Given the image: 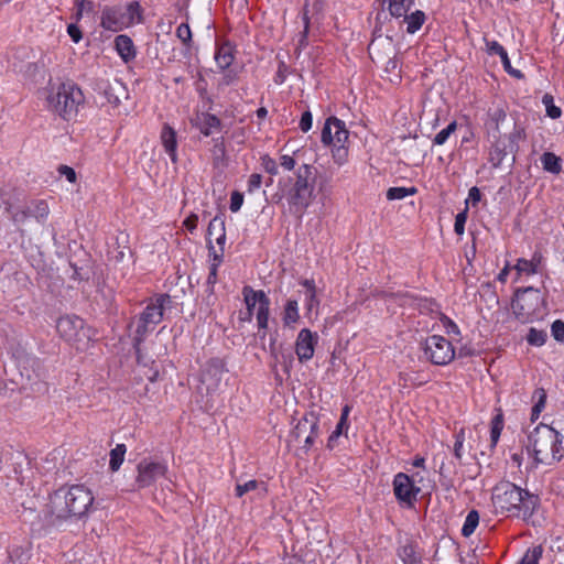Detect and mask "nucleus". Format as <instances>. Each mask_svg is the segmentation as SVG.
Returning <instances> with one entry per match:
<instances>
[{
    "label": "nucleus",
    "instance_id": "1",
    "mask_svg": "<svg viewBox=\"0 0 564 564\" xmlns=\"http://www.w3.org/2000/svg\"><path fill=\"white\" fill-rule=\"evenodd\" d=\"M91 492L84 486L75 485L59 488L51 497L46 506V520L55 524L57 521L72 517H82L93 503Z\"/></svg>",
    "mask_w": 564,
    "mask_h": 564
},
{
    "label": "nucleus",
    "instance_id": "2",
    "mask_svg": "<svg viewBox=\"0 0 564 564\" xmlns=\"http://www.w3.org/2000/svg\"><path fill=\"white\" fill-rule=\"evenodd\" d=\"M497 512L527 520L533 514L539 498L510 481H501L492 490Z\"/></svg>",
    "mask_w": 564,
    "mask_h": 564
},
{
    "label": "nucleus",
    "instance_id": "3",
    "mask_svg": "<svg viewBox=\"0 0 564 564\" xmlns=\"http://www.w3.org/2000/svg\"><path fill=\"white\" fill-rule=\"evenodd\" d=\"M172 299L167 294H161L152 300L143 312L134 317L130 323L134 327L132 339L139 362L148 364L147 358L143 356L141 344L145 336L154 330L155 326L162 321L165 313L172 307Z\"/></svg>",
    "mask_w": 564,
    "mask_h": 564
},
{
    "label": "nucleus",
    "instance_id": "4",
    "mask_svg": "<svg viewBox=\"0 0 564 564\" xmlns=\"http://www.w3.org/2000/svg\"><path fill=\"white\" fill-rule=\"evenodd\" d=\"M529 443L539 464L552 465L564 456V437L549 425L536 426L529 436Z\"/></svg>",
    "mask_w": 564,
    "mask_h": 564
},
{
    "label": "nucleus",
    "instance_id": "5",
    "mask_svg": "<svg viewBox=\"0 0 564 564\" xmlns=\"http://www.w3.org/2000/svg\"><path fill=\"white\" fill-rule=\"evenodd\" d=\"M144 22V9L139 1L105 6L101 9L100 25L110 32H121Z\"/></svg>",
    "mask_w": 564,
    "mask_h": 564
},
{
    "label": "nucleus",
    "instance_id": "6",
    "mask_svg": "<svg viewBox=\"0 0 564 564\" xmlns=\"http://www.w3.org/2000/svg\"><path fill=\"white\" fill-rule=\"evenodd\" d=\"M313 166L303 164L297 169L294 182L283 188L284 196L293 214L302 215L314 198L315 177Z\"/></svg>",
    "mask_w": 564,
    "mask_h": 564
},
{
    "label": "nucleus",
    "instance_id": "7",
    "mask_svg": "<svg viewBox=\"0 0 564 564\" xmlns=\"http://www.w3.org/2000/svg\"><path fill=\"white\" fill-rule=\"evenodd\" d=\"M82 90L72 83H62L52 87L46 96L47 107L65 120L72 119L83 102Z\"/></svg>",
    "mask_w": 564,
    "mask_h": 564
},
{
    "label": "nucleus",
    "instance_id": "8",
    "mask_svg": "<svg viewBox=\"0 0 564 564\" xmlns=\"http://www.w3.org/2000/svg\"><path fill=\"white\" fill-rule=\"evenodd\" d=\"M57 333L78 350L86 349L91 340V329L86 327L84 321L75 315H66L56 323Z\"/></svg>",
    "mask_w": 564,
    "mask_h": 564
},
{
    "label": "nucleus",
    "instance_id": "9",
    "mask_svg": "<svg viewBox=\"0 0 564 564\" xmlns=\"http://www.w3.org/2000/svg\"><path fill=\"white\" fill-rule=\"evenodd\" d=\"M425 355L435 365H446L455 356L449 340L442 336L433 335L425 341Z\"/></svg>",
    "mask_w": 564,
    "mask_h": 564
},
{
    "label": "nucleus",
    "instance_id": "10",
    "mask_svg": "<svg viewBox=\"0 0 564 564\" xmlns=\"http://www.w3.org/2000/svg\"><path fill=\"white\" fill-rule=\"evenodd\" d=\"M224 365L219 360H213L204 368L199 378L198 392L209 394L216 391L221 382L224 376Z\"/></svg>",
    "mask_w": 564,
    "mask_h": 564
},
{
    "label": "nucleus",
    "instance_id": "11",
    "mask_svg": "<svg viewBox=\"0 0 564 564\" xmlns=\"http://www.w3.org/2000/svg\"><path fill=\"white\" fill-rule=\"evenodd\" d=\"M137 484L140 488L151 486L158 478L165 476L167 467L160 462L150 459L141 460L138 466Z\"/></svg>",
    "mask_w": 564,
    "mask_h": 564
},
{
    "label": "nucleus",
    "instance_id": "12",
    "mask_svg": "<svg viewBox=\"0 0 564 564\" xmlns=\"http://www.w3.org/2000/svg\"><path fill=\"white\" fill-rule=\"evenodd\" d=\"M96 89L108 104L115 107L118 106L123 98H128L126 86L118 79H113L112 82L101 80L97 84Z\"/></svg>",
    "mask_w": 564,
    "mask_h": 564
},
{
    "label": "nucleus",
    "instance_id": "13",
    "mask_svg": "<svg viewBox=\"0 0 564 564\" xmlns=\"http://www.w3.org/2000/svg\"><path fill=\"white\" fill-rule=\"evenodd\" d=\"M316 343V334H313L307 328H303L300 330L295 343V351L300 361H307L313 357L314 347Z\"/></svg>",
    "mask_w": 564,
    "mask_h": 564
},
{
    "label": "nucleus",
    "instance_id": "14",
    "mask_svg": "<svg viewBox=\"0 0 564 564\" xmlns=\"http://www.w3.org/2000/svg\"><path fill=\"white\" fill-rule=\"evenodd\" d=\"M393 489L395 497L400 501L409 505L415 500L416 494L419 492V489L413 486L410 477L403 473H400L394 477Z\"/></svg>",
    "mask_w": 564,
    "mask_h": 564
},
{
    "label": "nucleus",
    "instance_id": "15",
    "mask_svg": "<svg viewBox=\"0 0 564 564\" xmlns=\"http://www.w3.org/2000/svg\"><path fill=\"white\" fill-rule=\"evenodd\" d=\"M317 421L313 414L310 416H304L292 432V437L300 442L304 436V443L307 447H310L313 444L315 436L317 435Z\"/></svg>",
    "mask_w": 564,
    "mask_h": 564
},
{
    "label": "nucleus",
    "instance_id": "16",
    "mask_svg": "<svg viewBox=\"0 0 564 564\" xmlns=\"http://www.w3.org/2000/svg\"><path fill=\"white\" fill-rule=\"evenodd\" d=\"M129 236L121 232L116 238V247L111 250V258L117 262L130 260L132 258V250L128 246Z\"/></svg>",
    "mask_w": 564,
    "mask_h": 564
},
{
    "label": "nucleus",
    "instance_id": "17",
    "mask_svg": "<svg viewBox=\"0 0 564 564\" xmlns=\"http://www.w3.org/2000/svg\"><path fill=\"white\" fill-rule=\"evenodd\" d=\"M531 291H533V288H527L523 291H518L516 293V297L513 299V301L511 303V308H512L513 314L521 322L527 321L528 317L530 316V310L527 306L524 294L528 292H531Z\"/></svg>",
    "mask_w": 564,
    "mask_h": 564
},
{
    "label": "nucleus",
    "instance_id": "18",
    "mask_svg": "<svg viewBox=\"0 0 564 564\" xmlns=\"http://www.w3.org/2000/svg\"><path fill=\"white\" fill-rule=\"evenodd\" d=\"M234 52L235 47L229 41L217 44L215 59L220 68L225 69L230 66L234 61Z\"/></svg>",
    "mask_w": 564,
    "mask_h": 564
},
{
    "label": "nucleus",
    "instance_id": "19",
    "mask_svg": "<svg viewBox=\"0 0 564 564\" xmlns=\"http://www.w3.org/2000/svg\"><path fill=\"white\" fill-rule=\"evenodd\" d=\"M115 45L118 54L126 63L135 57V46L131 37H116Z\"/></svg>",
    "mask_w": 564,
    "mask_h": 564
},
{
    "label": "nucleus",
    "instance_id": "20",
    "mask_svg": "<svg viewBox=\"0 0 564 564\" xmlns=\"http://www.w3.org/2000/svg\"><path fill=\"white\" fill-rule=\"evenodd\" d=\"M161 140L165 148V151L169 153L171 160L173 162L176 161V134L175 131L170 126H164Z\"/></svg>",
    "mask_w": 564,
    "mask_h": 564
},
{
    "label": "nucleus",
    "instance_id": "21",
    "mask_svg": "<svg viewBox=\"0 0 564 564\" xmlns=\"http://www.w3.org/2000/svg\"><path fill=\"white\" fill-rule=\"evenodd\" d=\"M248 492H256L257 496L261 497L267 494V487L264 482L257 481V480H249L245 484H237L236 485V496L238 498L242 497L243 495Z\"/></svg>",
    "mask_w": 564,
    "mask_h": 564
},
{
    "label": "nucleus",
    "instance_id": "22",
    "mask_svg": "<svg viewBox=\"0 0 564 564\" xmlns=\"http://www.w3.org/2000/svg\"><path fill=\"white\" fill-rule=\"evenodd\" d=\"M245 303L247 306L248 319H251L252 311L257 304L261 305L263 297L260 294H265L263 291H254L250 286H245L242 290Z\"/></svg>",
    "mask_w": 564,
    "mask_h": 564
},
{
    "label": "nucleus",
    "instance_id": "23",
    "mask_svg": "<svg viewBox=\"0 0 564 564\" xmlns=\"http://www.w3.org/2000/svg\"><path fill=\"white\" fill-rule=\"evenodd\" d=\"M445 455L441 457V455H436L434 460L437 462L440 458L438 474L441 477V484L446 489H451L454 486L453 475H456L457 470L455 468H449L445 466L444 462Z\"/></svg>",
    "mask_w": 564,
    "mask_h": 564
},
{
    "label": "nucleus",
    "instance_id": "24",
    "mask_svg": "<svg viewBox=\"0 0 564 564\" xmlns=\"http://www.w3.org/2000/svg\"><path fill=\"white\" fill-rule=\"evenodd\" d=\"M282 319L285 326H293L299 322L300 315L296 300H289L286 302Z\"/></svg>",
    "mask_w": 564,
    "mask_h": 564
},
{
    "label": "nucleus",
    "instance_id": "25",
    "mask_svg": "<svg viewBox=\"0 0 564 564\" xmlns=\"http://www.w3.org/2000/svg\"><path fill=\"white\" fill-rule=\"evenodd\" d=\"M330 122H334V142L333 145H345L349 138V131L346 129L345 122L336 117H330Z\"/></svg>",
    "mask_w": 564,
    "mask_h": 564
},
{
    "label": "nucleus",
    "instance_id": "26",
    "mask_svg": "<svg viewBox=\"0 0 564 564\" xmlns=\"http://www.w3.org/2000/svg\"><path fill=\"white\" fill-rule=\"evenodd\" d=\"M425 21V14L424 12L416 10L415 12L411 13L410 15L404 14L403 22L406 24V32L408 33H415L424 23Z\"/></svg>",
    "mask_w": 564,
    "mask_h": 564
},
{
    "label": "nucleus",
    "instance_id": "27",
    "mask_svg": "<svg viewBox=\"0 0 564 564\" xmlns=\"http://www.w3.org/2000/svg\"><path fill=\"white\" fill-rule=\"evenodd\" d=\"M220 126V120L209 113H203L199 118V129L205 135H209L214 130H217Z\"/></svg>",
    "mask_w": 564,
    "mask_h": 564
},
{
    "label": "nucleus",
    "instance_id": "28",
    "mask_svg": "<svg viewBox=\"0 0 564 564\" xmlns=\"http://www.w3.org/2000/svg\"><path fill=\"white\" fill-rule=\"evenodd\" d=\"M543 169L550 173L558 174L562 170L561 159L552 152H545L541 156Z\"/></svg>",
    "mask_w": 564,
    "mask_h": 564
},
{
    "label": "nucleus",
    "instance_id": "29",
    "mask_svg": "<svg viewBox=\"0 0 564 564\" xmlns=\"http://www.w3.org/2000/svg\"><path fill=\"white\" fill-rule=\"evenodd\" d=\"M260 296L263 297V302L261 303V305L258 306L257 322L259 328L264 329L268 327L269 322L270 300L265 294H260Z\"/></svg>",
    "mask_w": 564,
    "mask_h": 564
},
{
    "label": "nucleus",
    "instance_id": "30",
    "mask_svg": "<svg viewBox=\"0 0 564 564\" xmlns=\"http://www.w3.org/2000/svg\"><path fill=\"white\" fill-rule=\"evenodd\" d=\"M126 452L127 448L124 444H118L110 451L109 466L112 471H117L120 468L123 463Z\"/></svg>",
    "mask_w": 564,
    "mask_h": 564
},
{
    "label": "nucleus",
    "instance_id": "31",
    "mask_svg": "<svg viewBox=\"0 0 564 564\" xmlns=\"http://www.w3.org/2000/svg\"><path fill=\"white\" fill-rule=\"evenodd\" d=\"M390 13L394 17H403L413 4L414 0H388Z\"/></svg>",
    "mask_w": 564,
    "mask_h": 564
},
{
    "label": "nucleus",
    "instance_id": "32",
    "mask_svg": "<svg viewBox=\"0 0 564 564\" xmlns=\"http://www.w3.org/2000/svg\"><path fill=\"white\" fill-rule=\"evenodd\" d=\"M302 284L306 288L305 296H306V310L311 313L315 305L318 304V300L316 297V290L313 280H304Z\"/></svg>",
    "mask_w": 564,
    "mask_h": 564
},
{
    "label": "nucleus",
    "instance_id": "33",
    "mask_svg": "<svg viewBox=\"0 0 564 564\" xmlns=\"http://www.w3.org/2000/svg\"><path fill=\"white\" fill-rule=\"evenodd\" d=\"M218 228V235L216 237V241L218 245H223L225 242V239H226V234H225V223L224 220L216 216L214 217L209 225H208V228H207V235L208 236H213V229H217Z\"/></svg>",
    "mask_w": 564,
    "mask_h": 564
},
{
    "label": "nucleus",
    "instance_id": "34",
    "mask_svg": "<svg viewBox=\"0 0 564 564\" xmlns=\"http://www.w3.org/2000/svg\"><path fill=\"white\" fill-rule=\"evenodd\" d=\"M479 523V514L476 510H471L468 512L465 523L462 529V534L464 536H469L474 533L475 529Z\"/></svg>",
    "mask_w": 564,
    "mask_h": 564
},
{
    "label": "nucleus",
    "instance_id": "35",
    "mask_svg": "<svg viewBox=\"0 0 564 564\" xmlns=\"http://www.w3.org/2000/svg\"><path fill=\"white\" fill-rule=\"evenodd\" d=\"M29 212L37 221H43L48 216L50 208L45 200H37L33 203V208Z\"/></svg>",
    "mask_w": 564,
    "mask_h": 564
},
{
    "label": "nucleus",
    "instance_id": "36",
    "mask_svg": "<svg viewBox=\"0 0 564 564\" xmlns=\"http://www.w3.org/2000/svg\"><path fill=\"white\" fill-rule=\"evenodd\" d=\"M553 101L554 99L551 94H545L542 97V102L545 106L546 115L552 119H557L561 117L562 111L561 108L556 107Z\"/></svg>",
    "mask_w": 564,
    "mask_h": 564
},
{
    "label": "nucleus",
    "instance_id": "37",
    "mask_svg": "<svg viewBox=\"0 0 564 564\" xmlns=\"http://www.w3.org/2000/svg\"><path fill=\"white\" fill-rule=\"evenodd\" d=\"M543 549L541 545L529 549L519 564H539V560L542 556Z\"/></svg>",
    "mask_w": 564,
    "mask_h": 564
},
{
    "label": "nucleus",
    "instance_id": "38",
    "mask_svg": "<svg viewBox=\"0 0 564 564\" xmlns=\"http://www.w3.org/2000/svg\"><path fill=\"white\" fill-rule=\"evenodd\" d=\"M416 193V189L414 187L406 188V187H391L387 191V198L389 200L394 199H402L406 197L408 195H413Z\"/></svg>",
    "mask_w": 564,
    "mask_h": 564
},
{
    "label": "nucleus",
    "instance_id": "39",
    "mask_svg": "<svg viewBox=\"0 0 564 564\" xmlns=\"http://www.w3.org/2000/svg\"><path fill=\"white\" fill-rule=\"evenodd\" d=\"M456 129H457V123L455 121L451 122L445 129H443L435 135V138L433 139V143L437 144V145L444 144L447 141V139L449 138V135L453 132H455Z\"/></svg>",
    "mask_w": 564,
    "mask_h": 564
},
{
    "label": "nucleus",
    "instance_id": "40",
    "mask_svg": "<svg viewBox=\"0 0 564 564\" xmlns=\"http://www.w3.org/2000/svg\"><path fill=\"white\" fill-rule=\"evenodd\" d=\"M547 334L544 330H538L535 328H531L527 336V340L529 344L534 346H542L546 340Z\"/></svg>",
    "mask_w": 564,
    "mask_h": 564
},
{
    "label": "nucleus",
    "instance_id": "41",
    "mask_svg": "<svg viewBox=\"0 0 564 564\" xmlns=\"http://www.w3.org/2000/svg\"><path fill=\"white\" fill-rule=\"evenodd\" d=\"M334 131H335L334 122H330V118H328L324 124L323 130H322V142L324 144H333Z\"/></svg>",
    "mask_w": 564,
    "mask_h": 564
},
{
    "label": "nucleus",
    "instance_id": "42",
    "mask_svg": "<svg viewBox=\"0 0 564 564\" xmlns=\"http://www.w3.org/2000/svg\"><path fill=\"white\" fill-rule=\"evenodd\" d=\"M464 448V430H460L456 435V442L454 444V456L460 463L463 458Z\"/></svg>",
    "mask_w": 564,
    "mask_h": 564
},
{
    "label": "nucleus",
    "instance_id": "43",
    "mask_svg": "<svg viewBox=\"0 0 564 564\" xmlns=\"http://www.w3.org/2000/svg\"><path fill=\"white\" fill-rule=\"evenodd\" d=\"M261 165L264 169V171L268 172L269 174H271V175L278 174V164L269 155H263L261 158Z\"/></svg>",
    "mask_w": 564,
    "mask_h": 564
},
{
    "label": "nucleus",
    "instance_id": "44",
    "mask_svg": "<svg viewBox=\"0 0 564 564\" xmlns=\"http://www.w3.org/2000/svg\"><path fill=\"white\" fill-rule=\"evenodd\" d=\"M466 219H467V210H464L456 215L454 230L459 236L464 234Z\"/></svg>",
    "mask_w": 564,
    "mask_h": 564
},
{
    "label": "nucleus",
    "instance_id": "45",
    "mask_svg": "<svg viewBox=\"0 0 564 564\" xmlns=\"http://www.w3.org/2000/svg\"><path fill=\"white\" fill-rule=\"evenodd\" d=\"M501 430H502V416L499 414V415L495 416L492 420L491 440L494 443H496L498 441Z\"/></svg>",
    "mask_w": 564,
    "mask_h": 564
},
{
    "label": "nucleus",
    "instance_id": "46",
    "mask_svg": "<svg viewBox=\"0 0 564 564\" xmlns=\"http://www.w3.org/2000/svg\"><path fill=\"white\" fill-rule=\"evenodd\" d=\"M348 151L345 145H336L333 149V158L336 163L343 164L347 159Z\"/></svg>",
    "mask_w": 564,
    "mask_h": 564
},
{
    "label": "nucleus",
    "instance_id": "47",
    "mask_svg": "<svg viewBox=\"0 0 564 564\" xmlns=\"http://www.w3.org/2000/svg\"><path fill=\"white\" fill-rule=\"evenodd\" d=\"M535 393H539V401L532 409V416L538 417L542 409L544 408L546 393L543 389H539L535 391Z\"/></svg>",
    "mask_w": 564,
    "mask_h": 564
},
{
    "label": "nucleus",
    "instance_id": "48",
    "mask_svg": "<svg viewBox=\"0 0 564 564\" xmlns=\"http://www.w3.org/2000/svg\"><path fill=\"white\" fill-rule=\"evenodd\" d=\"M552 335L553 337L558 340V341H563L564 340V323L560 319L555 321L553 324H552Z\"/></svg>",
    "mask_w": 564,
    "mask_h": 564
},
{
    "label": "nucleus",
    "instance_id": "49",
    "mask_svg": "<svg viewBox=\"0 0 564 564\" xmlns=\"http://www.w3.org/2000/svg\"><path fill=\"white\" fill-rule=\"evenodd\" d=\"M514 268L519 273H522V272H524L527 274L535 273V269L532 267V263H530V261L525 260V259H519L518 263Z\"/></svg>",
    "mask_w": 564,
    "mask_h": 564
},
{
    "label": "nucleus",
    "instance_id": "50",
    "mask_svg": "<svg viewBox=\"0 0 564 564\" xmlns=\"http://www.w3.org/2000/svg\"><path fill=\"white\" fill-rule=\"evenodd\" d=\"M243 203V195L239 192H234L231 194V198H230V210L232 213H236L240 209L241 205Z\"/></svg>",
    "mask_w": 564,
    "mask_h": 564
},
{
    "label": "nucleus",
    "instance_id": "51",
    "mask_svg": "<svg viewBox=\"0 0 564 564\" xmlns=\"http://www.w3.org/2000/svg\"><path fill=\"white\" fill-rule=\"evenodd\" d=\"M293 361V357L291 354H281V356L275 355V364L281 365L284 371H289V368L291 367V364Z\"/></svg>",
    "mask_w": 564,
    "mask_h": 564
},
{
    "label": "nucleus",
    "instance_id": "52",
    "mask_svg": "<svg viewBox=\"0 0 564 564\" xmlns=\"http://www.w3.org/2000/svg\"><path fill=\"white\" fill-rule=\"evenodd\" d=\"M312 113L311 111H304L301 117L300 128L303 132H307L312 128Z\"/></svg>",
    "mask_w": 564,
    "mask_h": 564
},
{
    "label": "nucleus",
    "instance_id": "53",
    "mask_svg": "<svg viewBox=\"0 0 564 564\" xmlns=\"http://www.w3.org/2000/svg\"><path fill=\"white\" fill-rule=\"evenodd\" d=\"M58 173L61 175H64L70 183H74L76 181V172L73 167L68 165H59Z\"/></svg>",
    "mask_w": 564,
    "mask_h": 564
},
{
    "label": "nucleus",
    "instance_id": "54",
    "mask_svg": "<svg viewBox=\"0 0 564 564\" xmlns=\"http://www.w3.org/2000/svg\"><path fill=\"white\" fill-rule=\"evenodd\" d=\"M506 119V112L502 109H496L491 115V122L497 132H499V122Z\"/></svg>",
    "mask_w": 564,
    "mask_h": 564
},
{
    "label": "nucleus",
    "instance_id": "55",
    "mask_svg": "<svg viewBox=\"0 0 564 564\" xmlns=\"http://www.w3.org/2000/svg\"><path fill=\"white\" fill-rule=\"evenodd\" d=\"M77 7V15H82L84 11H93L94 2L88 0H78L76 3Z\"/></svg>",
    "mask_w": 564,
    "mask_h": 564
},
{
    "label": "nucleus",
    "instance_id": "56",
    "mask_svg": "<svg viewBox=\"0 0 564 564\" xmlns=\"http://www.w3.org/2000/svg\"><path fill=\"white\" fill-rule=\"evenodd\" d=\"M261 175L260 174H251L248 181V191L252 192L254 189H258L261 185Z\"/></svg>",
    "mask_w": 564,
    "mask_h": 564
},
{
    "label": "nucleus",
    "instance_id": "57",
    "mask_svg": "<svg viewBox=\"0 0 564 564\" xmlns=\"http://www.w3.org/2000/svg\"><path fill=\"white\" fill-rule=\"evenodd\" d=\"M280 165H281L283 169H285V170H288V171H291V170H293V169H294V166H295V160H294V158H292V156H290V155H286V154H285V155H282V156L280 158Z\"/></svg>",
    "mask_w": 564,
    "mask_h": 564
},
{
    "label": "nucleus",
    "instance_id": "58",
    "mask_svg": "<svg viewBox=\"0 0 564 564\" xmlns=\"http://www.w3.org/2000/svg\"><path fill=\"white\" fill-rule=\"evenodd\" d=\"M30 215L29 209H18L12 212V219L14 223H23Z\"/></svg>",
    "mask_w": 564,
    "mask_h": 564
},
{
    "label": "nucleus",
    "instance_id": "59",
    "mask_svg": "<svg viewBox=\"0 0 564 564\" xmlns=\"http://www.w3.org/2000/svg\"><path fill=\"white\" fill-rule=\"evenodd\" d=\"M487 48L492 54H498L499 56L503 55V53H507L506 50L497 42H486Z\"/></svg>",
    "mask_w": 564,
    "mask_h": 564
},
{
    "label": "nucleus",
    "instance_id": "60",
    "mask_svg": "<svg viewBox=\"0 0 564 564\" xmlns=\"http://www.w3.org/2000/svg\"><path fill=\"white\" fill-rule=\"evenodd\" d=\"M197 221H198V216L196 214H191L185 220H184V225L186 226V228L189 230V231H193L196 226H197Z\"/></svg>",
    "mask_w": 564,
    "mask_h": 564
},
{
    "label": "nucleus",
    "instance_id": "61",
    "mask_svg": "<svg viewBox=\"0 0 564 564\" xmlns=\"http://www.w3.org/2000/svg\"><path fill=\"white\" fill-rule=\"evenodd\" d=\"M216 281H217V263H214L210 267V271H209V274L207 278V284L212 286L210 292H213V285L216 283Z\"/></svg>",
    "mask_w": 564,
    "mask_h": 564
},
{
    "label": "nucleus",
    "instance_id": "62",
    "mask_svg": "<svg viewBox=\"0 0 564 564\" xmlns=\"http://www.w3.org/2000/svg\"><path fill=\"white\" fill-rule=\"evenodd\" d=\"M480 191L477 187H471L469 189L468 198L473 202V204H477L480 200Z\"/></svg>",
    "mask_w": 564,
    "mask_h": 564
},
{
    "label": "nucleus",
    "instance_id": "63",
    "mask_svg": "<svg viewBox=\"0 0 564 564\" xmlns=\"http://www.w3.org/2000/svg\"><path fill=\"white\" fill-rule=\"evenodd\" d=\"M175 35H192L189 25L187 23H181L176 29Z\"/></svg>",
    "mask_w": 564,
    "mask_h": 564
},
{
    "label": "nucleus",
    "instance_id": "64",
    "mask_svg": "<svg viewBox=\"0 0 564 564\" xmlns=\"http://www.w3.org/2000/svg\"><path fill=\"white\" fill-rule=\"evenodd\" d=\"M530 263H532V267L535 269V273L538 272V267L540 265L542 261V256L538 252H535L531 260H529Z\"/></svg>",
    "mask_w": 564,
    "mask_h": 564
}]
</instances>
